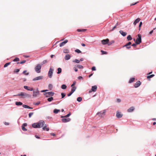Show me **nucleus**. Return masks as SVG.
<instances>
[{
    "instance_id": "nucleus-25",
    "label": "nucleus",
    "mask_w": 156,
    "mask_h": 156,
    "mask_svg": "<svg viewBox=\"0 0 156 156\" xmlns=\"http://www.w3.org/2000/svg\"><path fill=\"white\" fill-rule=\"evenodd\" d=\"M135 79V78H131L129 81V83H131L134 81Z\"/></svg>"
},
{
    "instance_id": "nucleus-2",
    "label": "nucleus",
    "mask_w": 156,
    "mask_h": 156,
    "mask_svg": "<svg viewBox=\"0 0 156 156\" xmlns=\"http://www.w3.org/2000/svg\"><path fill=\"white\" fill-rule=\"evenodd\" d=\"M44 95H46L47 97H51L54 95V93L52 91L46 92L44 94Z\"/></svg>"
},
{
    "instance_id": "nucleus-28",
    "label": "nucleus",
    "mask_w": 156,
    "mask_h": 156,
    "mask_svg": "<svg viewBox=\"0 0 156 156\" xmlns=\"http://www.w3.org/2000/svg\"><path fill=\"white\" fill-rule=\"evenodd\" d=\"M76 89V87H72V88L71 89V92L73 93L75 90Z\"/></svg>"
},
{
    "instance_id": "nucleus-51",
    "label": "nucleus",
    "mask_w": 156,
    "mask_h": 156,
    "mask_svg": "<svg viewBox=\"0 0 156 156\" xmlns=\"http://www.w3.org/2000/svg\"><path fill=\"white\" fill-rule=\"evenodd\" d=\"M114 42V41H112L111 42H108V45H111V44H112Z\"/></svg>"
},
{
    "instance_id": "nucleus-46",
    "label": "nucleus",
    "mask_w": 156,
    "mask_h": 156,
    "mask_svg": "<svg viewBox=\"0 0 156 156\" xmlns=\"http://www.w3.org/2000/svg\"><path fill=\"white\" fill-rule=\"evenodd\" d=\"M62 95V98H63L66 96V94L63 93H62L61 94Z\"/></svg>"
},
{
    "instance_id": "nucleus-42",
    "label": "nucleus",
    "mask_w": 156,
    "mask_h": 156,
    "mask_svg": "<svg viewBox=\"0 0 156 156\" xmlns=\"http://www.w3.org/2000/svg\"><path fill=\"white\" fill-rule=\"evenodd\" d=\"M52 88V85L51 84H49L48 85V88L50 90H51Z\"/></svg>"
},
{
    "instance_id": "nucleus-35",
    "label": "nucleus",
    "mask_w": 156,
    "mask_h": 156,
    "mask_svg": "<svg viewBox=\"0 0 156 156\" xmlns=\"http://www.w3.org/2000/svg\"><path fill=\"white\" fill-rule=\"evenodd\" d=\"M59 111V110H58L57 109H55L54 110L53 112L55 113H57Z\"/></svg>"
},
{
    "instance_id": "nucleus-60",
    "label": "nucleus",
    "mask_w": 156,
    "mask_h": 156,
    "mask_svg": "<svg viewBox=\"0 0 156 156\" xmlns=\"http://www.w3.org/2000/svg\"><path fill=\"white\" fill-rule=\"evenodd\" d=\"M78 79H83V77L81 76H79L78 77Z\"/></svg>"
},
{
    "instance_id": "nucleus-8",
    "label": "nucleus",
    "mask_w": 156,
    "mask_h": 156,
    "mask_svg": "<svg viewBox=\"0 0 156 156\" xmlns=\"http://www.w3.org/2000/svg\"><path fill=\"white\" fill-rule=\"evenodd\" d=\"M101 43L103 45H105L108 44L109 40L107 38L106 39H104L101 41Z\"/></svg>"
},
{
    "instance_id": "nucleus-6",
    "label": "nucleus",
    "mask_w": 156,
    "mask_h": 156,
    "mask_svg": "<svg viewBox=\"0 0 156 156\" xmlns=\"http://www.w3.org/2000/svg\"><path fill=\"white\" fill-rule=\"evenodd\" d=\"M19 96H23V97L25 98L26 97H29L30 95L26 93L21 92L18 95Z\"/></svg>"
},
{
    "instance_id": "nucleus-48",
    "label": "nucleus",
    "mask_w": 156,
    "mask_h": 156,
    "mask_svg": "<svg viewBox=\"0 0 156 156\" xmlns=\"http://www.w3.org/2000/svg\"><path fill=\"white\" fill-rule=\"evenodd\" d=\"M22 129L24 131H26L27 130V129L23 126H22Z\"/></svg>"
},
{
    "instance_id": "nucleus-56",
    "label": "nucleus",
    "mask_w": 156,
    "mask_h": 156,
    "mask_svg": "<svg viewBox=\"0 0 156 156\" xmlns=\"http://www.w3.org/2000/svg\"><path fill=\"white\" fill-rule=\"evenodd\" d=\"M76 83V82H74L73 83V84H72L71 86V87H74L73 86H74V85Z\"/></svg>"
},
{
    "instance_id": "nucleus-17",
    "label": "nucleus",
    "mask_w": 156,
    "mask_h": 156,
    "mask_svg": "<svg viewBox=\"0 0 156 156\" xmlns=\"http://www.w3.org/2000/svg\"><path fill=\"white\" fill-rule=\"evenodd\" d=\"M32 126L34 128H39L38 123H34L32 124Z\"/></svg>"
},
{
    "instance_id": "nucleus-13",
    "label": "nucleus",
    "mask_w": 156,
    "mask_h": 156,
    "mask_svg": "<svg viewBox=\"0 0 156 156\" xmlns=\"http://www.w3.org/2000/svg\"><path fill=\"white\" fill-rule=\"evenodd\" d=\"M141 83L140 81H137L134 85V87L135 88H137L139 87L141 84Z\"/></svg>"
},
{
    "instance_id": "nucleus-43",
    "label": "nucleus",
    "mask_w": 156,
    "mask_h": 156,
    "mask_svg": "<svg viewBox=\"0 0 156 156\" xmlns=\"http://www.w3.org/2000/svg\"><path fill=\"white\" fill-rule=\"evenodd\" d=\"M19 71H20V69H15L14 70V72L15 73H17L18 72H19Z\"/></svg>"
},
{
    "instance_id": "nucleus-36",
    "label": "nucleus",
    "mask_w": 156,
    "mask_h": 156,
    "mask_svg": "<svg viewBox=\"0 0 156 156\" xmlns=\"http://www.w3.org/2000/svg\"><path fill=\"white\" fill-rule=\"evenodd\" d=\"M20 61V59L18 58H16L13 60V62H18Z\"/></svg>"
},
{
    "instance_id": "nucleus-9",
    "label": "nucleus",
    "mask_w": 156,
    "mask_h": 156,
    "mask_svg": "<svg viewBox=\"0 0 156 156\" xmlns=\"http://www.w3.org/2000/svg\"><path fill=\"white\" fill-rule=\"evenodd\" d=\"M97 87L96 85L92 86L91 90H90L89 91V93H91L92 91H96L97 90Z\"/></svg>"
},
{
    "instance_id": "nucleus-14",
    "label": "nucleus",
    "mask_w": 156,
    "mask_h": 156,
    "mask_svg": "<svg viewBox=\"0 0 156 156\" xmlns=\"http://www.w3.org/2000/svg\"><path fill=\"white\" fill-rule=\"evenodd\" d=\"M24 88L25 89H26V90H29V91H32L33 90H34V89L33 88L30 87H29L28 86H24Z\"/></svg>"
},
{
    "instance_id": "nucleus-39",
    "label": "nucleus",
    "mask_w": 156,
    "mask_h": 156,
    "mask_svg": "<svg viewBox=\"0 0 156 156\" xmlns=\"http://www.w3.org/2000/svg\"><path fill=\"white\" fill-rule=\"evenodd\" d=\"M63 52L64 53H69V50L68 49H64L63 50Z\"/></svg>"
},
{
    "instance_id": "nucleus-30",
    "label": "nucleus",
    "mask_w": 156,
    "mask_h": 156,
    "mask_svg": "<svg viewBox=\"0 0 156 156\" xmlns=\"http://www.w3.org/2000/svg\"><path fill=\"white\" fill-rule=\"evenodd\" d=\"M66 87L67 86L65 84H63L61 86V88L63 89H65Z\"/></svg>"
},
{
    "instance_id": "nucleus-41",
    "label": "nucleus",
    "mask_w": 156,
    "mask_h": 156,
    "mask_svg": "<svg viewBox=\"0 0 156 156\" xmlns=\"http://www.w3.org/2000/svg\"><path fill=\"white\" fill-rule=\"evenodd\" d=\"M75 51L78 53H80L81 52V51L78 49H76L75 50Z\"/></svg>"
},
{
    "instance_id": "nucleus-49",
    "label": "nucleus",
    "mask_w": 156,
    "mask_h": 156,
    "mask_svg": "<svg viewBox=\"0 0 156 156\" xmlns=\"http://www.w3.org/2000/svg\"><path fill=\"white\" fill-rule=\"evenodd\" d=\"M77 67L79 69H83V66L81 65H77Z\"/></svg>"
},
{
    "instance_id": "nucleus-31",
    "label": "nucleus",
    "mask_w": 156,
    "mask_h": 156,
    "mask_svg": "<svg viewBox=\"0 0 156 156\" xmlns=\"http://www.w3.org/2000/svg\"><path fill=\"white\" fill-rule=\"evenodd\" d=\"M58 70V72H57V73L58 74H60V73H61V72H62V69L61 68H58L57 69Z\"/></svg>"
},
{
    "instance_id": "nucleus-29",
    "label": "nucleus",
    "mask_w": 156,
    "mask_h": 156,
    "mask_svg": "<svg viewBox=\"0 0 156 156\" xmlns=\"http://www.w3.org/2000/svg\"><path fill=\"white\" fill-rule=\"evenodd\" d=\"M127 39L128 41H130L132 39V38L131 37L130 35H129L127 38Z\"/></svg>"
},
{
    "instance_id": "nucleus-40",
    "label": "nucleus",
    "mask_w": 156,
    "mask_h": 156,
    "mask_svg": "<svg viewBox=\"0 0 156 156\" xmlns=\"http://www.w3.org/2000/svg\"><path fill=\"white\" fill-rule=\"evenodd\" d=\"M77 100L78 102H80L82 100V98L80 97H78L77 98Z\"/></svg>"
},
{
    "instance_id": "nucleus-61",
    "label": "nucleus",
    "mask_w": 156,
    "mask_h": 156,
    "mask_svg": "<svg viewBox=\"0 0 156 156\" xmlns=\"http://www.w3.org/2000/svg\"><path fill=\"white\" fill-rule=\"evenodd\" d=\"M136 44H137L136 43V44H132V46L133 47H136Z\"/></svg>"
},
{
    "instance_id": "nucleus-11",
    "label": "nucleus",
    "mask_w": 156,
    "mask_h": 156,
    "mask_svg": "<svg viewBox=\"0 0 156 156\" xmlns=\"http://www.w3.org/2000/svg\"><path fill=\"white\" fill-rule=\"evenodd\" d=\"M39 128L43 127L44 125V122L43 120L40 121L38 122Z\"/></svg>"
},
{
    "instance_id": "nucleus-4",
    "label": "nucleus",
    "mask_w": 156,
    "mask_h": 156,
    "mask_svg": "<svg viewBox=\"0 0 156 156\" xmlns=\"http://www.w3.org/2000/svg\"><path fill=\"white\" fill-rule=\"evenodd\" d=\"M41 68V66L40 64H38L35 68V70L37 73H39L41 72L40 69Z\"/></svg>"
},
{
    "instance_id": "nucleus-38",
    "label": "nucleus",
    "mask_w": 156,
    "mask_h": 156,
    "mask_svg": "<svg viewBox=\"0 0 156 156\" xmlns=\"http://www.w3.org/2000/svg\"><path fill=\"white\" fill-rule=\"evenodd\" d=\"M26 60H24L20 62H17V64H22L24 63L25 62H26Z\"/></svg>"
},
{
    "instance_id": "nucleus-20",
    "label": "nucleus",
    "mask_w": 156,
    "mask_h": 156,
    "mask_svg": "<svg viewBox=\"0 0 156 156\" xmlns=\"http://www.w3.org/2000/svg\"><path fill=\"white\" fill-rule=\"evenodd\" d=\"M70 56L69 55L67 54L65 57V59L66 60H68L70 58Z\"/></svg>"
},
{
    "instance_id": "nucleus-21",
    "label": "nucleus",
    "mask_w": 156,
    "mask_h": 156,
    "mask_svg": "<svg viewBox=\"0 0 156 156\" xmlns=\"http://www.w3.org/2000/svg\"><path fill=\"white\" fill-rule=\"evenodd\" d=\"M119 32L123 36H125L127 34L126 33L124 32L122 30H120Z\"/></svg>"
},
{
    "instance_id": "nucleus-55",
    "label": "nucleus",
    "mask_w": 156,
    "mask_h": 156,
    "mask_svg": "<svg viewBox=\"0 0 156 156\" xmlns=\"http://www.w3.org/2000/svg\"><path fill=\"white\" fill-rule=\"evenodd\" d=\"M47 60H44L43 62V64H45L47 62Z\"/></svg>"
},
{
    "instance_id": "nucleus-24",
    "label": "nucleus",
    "mask_w": 156,
    "mask_h": 156,
    "mask_svg": "<svg viewBox=\"0 0 156 156\" xmlns=\"http://www.w3.org/2000/svg\"><path fill=\"white\" fill-rule=\"evenodd\" d=\"M77 30L78 32H85V31L86 30V29H78Z\"/></svg>"
},
{
    "instance_id": "nucleus-19",
    "label": "nucleus",
    "mask_w": 156,
    "mask_h": 156,
    "mask_svg": "<svg viewBox=\"0 0 156 156\" xmlns=\"http://www.w3.org/2000/svg\"><path fill=\"white\" fill-rule=\"evenodd\" d=\"M140 20V18H138L136 19L133 22V24L134 25H136V24L138 23Z\"/></svg>"
},
{
    "instance_id": "nucleus-33",
    "label": "nucleus",
    "mask_w": 156,
    "mask_h": 156,
    "mask_svg": "<svg viewBox=\"0 0 156 156\" xmlns=\"http://www.w3.org/2000/svg\"><path fill=\"white\" fill-rule=\"evenodd\" d=\"M48 101L49 102H50L53 100V98L52 97L48 98Z\"/></svg>"
},
{
    "instance_id": "nucleus-50",
    "label": "nucleus",
    "mask_w": 156,
    "mask_h": 156,
    "mask_svg": "<svg viewBox=\"0 0 156 156\" xmlns=\"http://www.w3.org/2000/svg\"><path fill=\"white\" fill-rule=\"evenodd\" d=\"M27 72V70H24L23 71V73L24 74H25V75H27L29 74V73H27L26 74H25V73Z\"/></svg>"
},
{
    "instance_id": "nucleus-27",
    "label": "nucleus",
    "mask_w": 156,
    "mask_h": 156,
    "mask_svg": "<svg viewBox=\"0 0 156 156\" xmlns=\"http://www.w3.org/2000/svg\"><path fill=\"white\" fill-rule=\"evenodd\" d=\"M23 103L20 102H16V105H22Z\"/></svg>"
},
{
    "instance_id": "nucleus-52",
    "label": "nucleus",
    "mask_w": 156,
    "mask_h": 156,
    "mask_svg": "<svg viewBox=\"0 0 156 156\" xmlns=\"http://www.w3.org/2000/svg\"><path fill=\"white\" fill-rule=\"evenodd\" d=\"M142 23L141 22H140V23L139 25V30L140 29V27L141 26H142Z\"/></svg>"
},
{
    "instance_id": "nucleus-54",
    "label": "nucleus",
    "mask_w": 156,
    "mask_h": 156,
    "mask_svg": "<svg viewBox=\"0 0 156 156\" xmlns=\"http://www.w3.org/2000/svg\"><path fill=\"white\" fill-rule=\"evenodd\" d=\"M73 93L71 91L67 94V95L68 96H70L71 95V94Z\"/></svg>"
},
{
    "instance_id": "nucleus-62",
    "label": "nucleus",
    "mask_w": 156,
    "mask_h": 156,
    "mask_svg": "<svg viewBox=\"0 0 156 156\" xmlns=\"http://www.w3.org/2000/svg\"><path fill=\"white\" fill-rule=\"evenodd\" d=\"M116 26H115L112 29V30H111L112 31H113V30L116 28Z\"/></svg>"
},
{
    "instance_id": "nucleus-59",
    "label": "nucleus",
    "mask_w": 156,
    "mask_h": 156,
    "mask_svg": "<svg viewBox=\"0 0 156 156\" xmlns=\"http://www.w3.org/2000/svg\"><path fill=\"white\" fill-rule=\"evenodd\" d=\"M73 69L75 72H77L78 71V69L76 67H74Z\"/></svg>"
},
{
    "instance_id": "nucleus-63",
    "label": "nucleus",
    "mask_w": 156,
    "mask_h": 156,
    "mask_svg": "<svg viewBox=\"0 0 156 156\" xmlns=\"http://www.w3.org/2000/svg\"><path fill=\"white\" fill-rule=\"evenodd\" d=\"M127 49H129L131 48V46H127V47H126Z\"/></svg>"
},
{
    "instance_id": "nucleus-47",
    "label": "nucleus",
    "mask_w": 156,
    "mask_h": 156,
    "mask_svg": "<svg viewBox=\"0 0 156 156\" xmlns=\"http://www.w3.org/2000/svg\"><path fill=\"white\" fill-rule=\"evenodd\" d=\"M34 112H30V113L29 114V118H30L32 115H33L34 114Z\"/></svg>"
},
{
    "instance_id": "nucleus-7",
    "label": "nucleus",
    "mask_w": 156,
    "mask_h": 156,
    "mask_svg": "<svg viewBox=\"0 0 156 156\" xmlns=\"http://www.w3.org/2000/svg\"><path fill=\"white\" fill-rule=\"evenodd\" d=\"M39 94V92L38 89L36 90L33 91V96L34 97H36Z\"/></svg>"
},
{
    "instance_id": "nucleus-12",
    "label": "nucleus",
    "mask_w": 156,
    "mask_h": 156,
    "mask_svg": "<svg viewBox=\"0 0 156 156\" xmlns=\"http://www.w3.org/2000/svg\"><path fill=\"white\" fill-rule=\"evenodd\" d=\"M70 120V119L69 118H64L62 119V121L64 122H69Z\"/></svg>"
},
{
    "instance_id": "nucleus-18",
    "label": "nucleus",
    "mask_w": 156,
    "mask_h": 156,
    "mask_svg": "<svg viewBox=\"0 0 156 156\" xmlns=\"http://www.w3.org/2000/svg\"><path fill=\"white\" fill-rule=\"evenodd\" d=\"M134 107H131L127 110V112H131L134 110Z\"/></svg>"
},
{
    "instance_id": "nucleus-5",
    "label": "nucleus",
    "mask_w": 156,
    "mask_h": 156,
    "mask_svg": "<svg viewBox=\"0 0 156 156\" xmlns=\"http://www.w3.org/2000/svg\"><path fill=\"white\" fill-rule=\"evenodd\" d=\"M53 71V69L51 67L49 69V70L48 73V76L50 78H51L52 76Z\"/></svg>"
},
{
    "instance_id": "nucleus-3",
    "label": "nucleus",
    "mask_w": 156,
    "mask_h": 156,
    "mask_svg": "<svg viewBox=\"0 0 156 156\" xmlns=\"http://www.w3.org/2000/svg\"><path fill=\"white\" fill-rule=\"evenodd\" d=\"M106 112L105 110H104L103 112H101L97 113V115H98L100 117H103L105 115V113Z\"/></svg>"
},
{
    "instance_id": "nucleus-34",
    "label": "nucleus",
    "mask_w": 156,
    "mask_h": 156,
    "mask_svg": "<svg viewBox=\"0 0 156 156\" xmlns=\"http://www.w3.org/2000/svg\"><path fill=\"white\" fill-rule=\"evenodd\" d=\"M10 63H11L10 62H8V63H5L4 65V68L7 67L10 64Z\"/></svg>"
},
{
    "instance_id": "nucleus-26",
    "label": "nucleus",
    "mask_w": 156,
    "mask_h": 156,
    "mask_svg": "<svg viewBox=\"0 0 156 156\" xmlns=\"http://www.w3.org/2000/svg\"><path fill=\"white\" fill-rule=\"evenodd\" d=\"M71 115V113L69 112L68 114L67 115H66L65 116H61V118H66L68 117H69L70 115Z\"/></svg>"
},
{
    "instance_id": "nucleus-45",
    "label": "nucleus",
    "mask_w": 156,
    "mask_h": 156,
    "mask_svg": "<svg viewBox=\"0 0 156 156\" xmlns=\"http://www.w3.org/2000/svg\"><path fill=\"white\" fill-rule=\"evenodd\" d=\"M101 52L102 54V55L107 54V52L106 51H104L103 50H101Z\"/></svg>"
},
{
    "instance_id": "nucleus-1",
    "label": "nucleus",
    "mask_w": 156,
    "mask_h": 156,
    "mask_svg": "<svg viewBox=\"0 0 156 156\" xmlns=\"http://www.w3.org/2000/svg\"><path fill=\"white\" fill-rule=\"evenodd\" d=\"M138 37L135 40V42L137 44H140L141 42V35L138 34Z\"/></svg>"
},
{
    "instance_id": "nucleus-16",
    "label": "nucleus",
    "mask_w": 156,
    "mask_h": 156,
    "mask_svg": "<svg viewBox=\"0 0 156 156\" xmlns=\"http://www.w3.org/2000/svg\"><path fill=\"white\" fill-rule=\"evenodd\" d=\"M122 115L120 112H117L116 114V116L118 118H120L122 117Z\"/></svg>"
},
{
    "instance_id": "nucleus-23",
    "label": "nucleus",
    "mask_w": 156,
    "mask_h": 156,
    "mask_svg": "<svg viewBox=\"0 0 156 156\" xmlns=\"http://www.w3.org/2000/svg\"><path fill=\"white\" fill-rule=\"evenodd\" d=\"M23 108H28V109H33L32 108H31L27 105H23Z\"/></svg>"
},
{
    "instance_id": "nucleus-15",
    "label": "nucleus",
    "mask_w": 156,
    "mask_h": 156,
    "mask_svg": "<svg viewBox=\"0 0 156 156\" xmlns=\"http://www.w3.org/2000/svg\"><path fill=\"white\" fill-rule=\"evenodd\" d=\"M68 42V40H65L63 42L61 43L60 44L59 46L60 47H62L64 46Z\"/></svg>"
},
{
    "instance_id": "nucleus-53",
    "label": "nucleus",
    "mask_w": 156,
    "mask_h": 156,
    "mask_svg": "<svg viewBox=\"0 0 156 156\" xmlns=\"http://www.w3.org/2000/svg\"><path fill=\"white\" fill-rule=\"evenodd\" d=\"M91 69L93 71L95 70H96L95 67V66H93V67H92Z\"/></svg>"
},
{
    "instance_id": "nucleus-22",
    "label": "nucleus",
    "mask_w": 156,
    "mask_h": 156,
    "mask_svg": "<svg viewBox=\"0 0 156 156\" xmlns=\"http://www.w3.org/2000/svg\"><path fill=\"white\" fill-rule=\"evenodd\" d=\"M44 126L43 128V129L44 130H46L47 131H48L49 130V128L48 127H46V125L44 124Z\"/></svg>"
},
{
    "instance_id": "nucleus-64",
    "label": "nucleus",
    "mask_w": 156,
    "mask_h": 156,
    "mask_svg": "<svg viewBox=\"0 0 156 156\" xmlns=\"http://www.w3.org/2000/svg\"><path fill=\"white\" fill-rule=\"evenodd\" d=\"M117 101L118 102H120L121 101V100L120 99H118Z\"/></svg>"
},
{
    "instance_id": "nucleus-44",
    "label": "nucleus",
    "mask_w": 156,
    "mask_h": 156,
    "mask_svg": "<svg viewBox=\"0 0 156 156\" xmlns=\"http://www.w3.org/2000/svg\"><path fill=\"white\" fill-rule=\"evenodd\" d=\"M73 62H76L78 63H79L80 62L79 60L77 59H76L73 61Z\"/></svg>"
},
{
    "instance_id": "nucleus-37",
    "label": "nucleus",
    "mask_w": 156,
    "mask_h": 156,
    "mask_svg": "<svg viewBox=\"0 0 156 156\" xmlns=\"http://www.w3.org/2000/svg\"><path fill=\"white\" fill-rule=\"evenodd\" d=\"M154 75L152 74V75H150L148 76H147V79H149V78H152V77H154Z\"/></svg>"
},
{
    "instance_id": "nucleus-10",
    "label": "nucleus",
    "mask_w": 156,
    "mask_h": 156,
    "mask_svg": "<svg viewBox=\"0 0 156 156\" xmlns=\"http://www.w3.org/2000/svg\"><path fill=\"white\" fill-rule=\"evenodd\" d=\"M43 78V76H41L37 77H36L33 79V81H36L38 80H41Z\"/></svg>"
},
{
    "instance_id": "nucleus-58",
    "label": "nucleus",
    "mask_w": 156,
    "mask_h": 156,
    "mask_svg": "<svg viewBox=\"0 0 156 156\" xmlns=\"http://www.w3.org/2000/svg\"><path fill=\"white\" fill-rule=\"evenodd\" d=\"M138 2H136V3H134L132 4H131L130 5V6H132V5H136V3H137Z\"/></svg>"
},
{
    "instance_id": "nucleus-57",
    "label": "nucleus",
    "mask_w": 156,
    "mask_h": 156,
    "mask_svg": "<svg viewBox=\"0 0 156 156\" xmlns=\"http://www.w3.org/2000/svg\"><path fill=\"white\" fill-rule=\"evenodd\" d=\"M27 123H23V125H22V126H27Z\"/></svg>"
},
{
    "instance_id": "nucleus-32",
    "label": "nucleus",
    "mask_w": 156,
    "mask_h": 156,
    "mask_svg": "<svg viewBox=\"0 0 156 156\" xmlns=\"http://www.w3.org/2000/svg\"><path fill=\"white\" fill-rule=\"evenodd\" d=\"M131 42H129L128 43L124 45L123 47H127V46H130V45L131 44Z\"/></svg>"
}]
</instances>
